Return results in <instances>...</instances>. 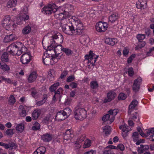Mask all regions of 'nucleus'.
I'll use <instances>...</instances> for the list:
<instances>
[{"label": "nucleus", "instance_id": "1", "mask_svg": "<svg viewBox=\"0 0 154 154\" xmlns=\"http://www.w3.org/2000/svg\"><path fill=\"white\" fill-rule=\"evenodd\" d=\"M51 43L48 46L47 49V51L52 50L55 54H60L61 51H62V43L63 41V36L60 33L57 32L51 37Z\"/></svg>", "mask_w": 154, "mask_h": 154}, {"label": "nucleus", "instance_id": "2", "mask_svg": "<svg viewBox=\"0 0 154 154\" xmlns=\"http://www.w3.org/2000/svg\"><path fill=\"white\" fill-rule=\"evenodd\" d=\"M74 117L76 120L82 121L85 119L87 115L86 108L75 106L74 111Z\"/></svg>", "mask_w": 154, "mask_h": 154}, {"label": "nucleus", "instance_id": "3", "mask_svg": "<svg viewBox=\"0 0 154 154\" xmlns=\"http://www.w3.org/2000/svg\"><path fill=\"white\" fill-rule=\"evenodd\" d=\"M98 57V56L96 55L91 51H90L89 55H85V59L88 60V68H91V66L95 65L94 64Z\"/></svg>", "mask_w": 154, "mask_h": 154}, {"label": "nucleus", "instance_id": "4", "mask_svg": "<svg viewBox=\"0 0 154 154\" xmlns=\"http://www.w3.org/2000/svg\"><path fill=\"white\" fill-rule=\"evenodd\" d=\"M57 7L54 4H49L44 6L41 10L44 14L49 15L52 13H55L57 11Z\"/></svg>", "mask_w": 154, "mask_h": 154}, {"label": "nucleus", "instance_id": "5", "mask_svg": "<svg viewBox=\"0 0 154 154\" xmlns=\"http://www.w3.org/2000/svg\"><path fill=\"white\" fill-rule=\"evenodd\" d=\"M63 31L65 33L70 35H77L75 28L71 24H65L61 25Z\"/></svg>", "mask_w": 154, "mask_h": 154}, {"label": "nucleus", "instance_id": "6", "mask_svg": "<svg viewBox=\"0 0 154 154\" xmlns=\"http://www.w3.org/2000/svg\"><path fill=\"white\" fill-rule=\"evenodd\" d=\"M23 44L20 42H17L16 43H13L9 45L7 48L8 51L12 55H16V52L20 50V45Z\"/></svg>", "mask_w": 154, "mask_h": 154}, {"label": "nucleus", "instance_id": "7", "mask_svg": "<svg viewBox=\"0 0 154 154\" xmlns=\"http://www.w3.org/2000/svg\"><path fill=\"white\" fill-rule=\"evenodd\" d=\"M57 11L55 14L54 17L57 19L62 20L61 22V24H63V21H66V18L68 16L67 15H65L64 12L60 8H57Z\"/></svg>", "mask_w": 154, "mask_h": 154}, {"label": "nucleus", "instance_id": "8", "mask_svg": "<svg viewBox=\"0 0 154 154\" xmlns=\"http://www.w3.org/2000/svg\"><path fill=\"white\" fill-rule=\"evenodd\" d=\"M14 21H12L11 20V17L10 16H7L2 21V24L4 27H10L11 24L12 23L13 27L15 28L17 25L14 23Z\"/></svg>", "mask_w": 154, "mask_h": 154}, {"label": "nucleus", "instance_id": "9", "mask_svg": "<svg viewBox=\"0 0 154 154\" xmlns=\"http://www.w3.org/2000/svg\"><path fill=\"white\" fill-rule=\"evenodd\" d=\"M136 106H129L128 107V114L131 117V119L135 121L136 119H137V122L139 121V119L138 118L139 115L136 112Z\"/></svg>", "mask_w": 154, "mask_h": 154}, {"label": "nucleus", "instance_id": "10", "mask_svg": "<svg viewBox=\"0 0 154 154\" xmlns=\"http://www.w3.org/2000/svg\"><path fill=\"white\" fill-rule=\"evenodd\" d=\"M96 29L97 32H102L107 29L108 25L106 22L100 21L96 24Z\"/></svg>", "mask_w": 154, "mask_h": 154}, {"label": "nucleus", "instance_id": "11", "mask_svg": "<svg viewBox=\"0 0 154 154\" xmlns=\"http://www.w3.org/2000/svg\"><path fill=\"white\" fill-rule=\"evenodd\" d=\"M75 25L76 27L75 29L76 33L77 35H79L82 34V30L83 29V26L82 23L79 19L75 20Z\"/></svg>", "mask_w": 154, "mask_h": 154}, {"label": "nucleus", "instance_id": "12", "mask_svg": "<svg viewBox=\"0 0 154 154\" xmlns=\"http://www.w3.org/2000/svg\"><path fill=\"white\" fill-rule=\"evenodd\" d=\"M64 12L65 15L71 14L74 11V8L73 5L70 4L64 5L62 7L60 8Z\"/></svg>", "mask_w": 154, "mask_h": 154}, {"label": "nucleus", "instance_id": "13", "mask_svg": "<svg viewBox=\"0 0 154 154\" xmlns=\"http://www.w3.org/2000/svg\"><path fill=\"white\" fill-rule=\"evenodd\" d=\"M139 135L138 132H135L132 134V137L133 141L136 142L137 145H139L140 143H144L145 140L143 139H139Z\"/></svg>", "mask_w": 154, "mask_h": 154}, {"label": "nucleus", "instance_id": "14", "mask_svg": "<svg viewBox=\"0 0 154 154\" xmlns=\"http://www.w3.org/2000/svg\"><path fill=\"white\" fill-rule=\"evenodd\" d=\"M31 56L30 54H24L21 57L20 61L24 64L28 63L31 60Z\"/></svg>", "mask_w": 154, "mask_h": 154}, {"label": "nucleus", "instance_id": "15", "mask_svg": "<svg viewBox=\"0 0 154 154\" xmlns=\"http://www.w3.org/2000/svg\"><path fill=\"white\" fill-rule=\"evenodd\" d=\"M142 80V78L139 77L134 81L133 85V89L134 92H136L139 91L140 89V85Z\"/></svg>", "mask_w": 154, "mask_h": 154}, {"label": "nucleus", "instance_id": "16", "mask_svg": "<svg viewBox=\"0 0 154 154\" xmlns=\"http://www.w3.org/2000/svg\"><path fill=\"white\" fill-rule=\"evenodd\" d=\"M43 63L46 65H51V57L49 54L45 53L42 57Z\"/></svg>", "mask_w": 154, "mask_h": 154}, {"label": "nucleus", "instance_id": "17", "mask_svg": "<svg viewBox=\"0 0 154 154\" xmlns=\"http://www.w3.org/2000/svg\"><path fill=\"white\" fill-rule=\"evenodd\" d=\"M147 0H139L136 4L137 8L142 9H144L147 6Z\"/></svg>", "mask_w": 154, "mask_h": 154}, {"label": "nucleus", "instance_id": "18", "mask_svg": "<svg viewBox=\"0 0 154 154\" xmlns=\"http://www.w3.org/2000/svg\"><path fill=\"white\" fill-rule=\"evenodd\" d=\"M73 132L71 129L67 130L64 134V140H70L73 136Z\"/></svg>", "mask_w": 154, "mask_h": 154}, {"label": "nucleus", "instance_id": "19", "mask_svg": "<svg viewBox=\"0 0 154 154\" xmlns=\"http://www.w3.org/2000/svg\"><path fill=\"white\" fill-rule=\"evenodd\" d=\"M116 96V94L115 92L113 91H110L107 94L108 99H105L104 100V103H106L110 102L112 100L114 99Z\"/></svg>", "mask_w": 154, "mask_h": 154}, {"label": "nucleus", "instance_id": "20", "mask_svg": "<svg viewBox=\"0 0 154 154\" xmlns=\"http://www.w3.org/2000/svg\"><path fill=\"white\" fill-rule=\"evenodd\" d=\"M102 120L104 122H107V124H110L114 120L112 115L109 113L103 116Z\"/></svg>", "mask_w": 154, "mask_h": 154}, {"label": "nucleus", "instance_id": "21", "mask_svg": "<svg viewBox=\"0 0 154 154\" xmlns=\"http://www.w3.org/2000/svg\"><path fill=\"white\" fill-rule=\"evenodd\" d=\"M90 84L92 92L93 94L96 93V90L98 89L99 86L97 82L96 81H93L91 82Z\"/></svg>", "mask_w": 154, "mask_h": 154}, {"label": "nucleus", "instance_id": "22", "mask_svg": "<svg viewBox=\"0 0 154 154\" xmlns=\"http://www.w3.org/2000/svg\"><path fill=\"white\" fill-rule=\"evenodd\" d=\"M66 118V116L63 112L62 110L58 112L56 115L55 119L57 121H62L64 120Z\"/></svg>", "mask_w": 154, "mask_h": 154}, {"label": "nucleus", "instance_id": "23", "mask_svg": "<svg viewBox=\"0 0 154 154\" xmlns=\"http://www.w3.org/2000/svg\"><path fill=\"white\" fill-rule=\"evenodd\" d=\"M52 135L49 133H46L42 136V140L45 142H48L52 140Z\"/></svg>", "mask_w": 154, "mask_h": 154}, {"label": "nucleus", "instance_id": "24", "mask_svg": "<svg viewBox=\"0 0 154 154\" xmlns=\"http://www.w3.org/2000/svg\"><path fill=\"white\" fill-rule=\"evenodd\" d=\"M119 128L122 130V135L124 137H125L127 135V133L129 131L128 126L126 124L122 125L119 126Z\"/></svg>", "mask_w": 154, "mask_h": 154}, {"label": "nucleus", "instance_id": "25", "mask_svg": "<svg viewBox=\"0 0 154 154\" xmlns=\"http://www.w3.org/2000/svg\"><path fill=\"white\" fill-rule=\"evenodd\" d=\"M41 113V110L40 109H36L34 110L32 114V118L33 120L37 119Z\"/></svg>", "mask_w": 154, "mask_h": 154}, {"label": "nucleus", "instance_id": "26", "mask_svg": "<svg viewBox=\"0 0 154 154\" xmlns=\"http://www.w3.org/2000/svg\"><path fill=\"white\" fill-rule=\"evenodd\" d=\"M37 77L36 73L33 72H32L29 76L28 78V81L29 82L31 83L34 82Z\"/></svg>", "mask_w": 154, "mask_h": 154}, {"label": "nucleus", "instance_id": "27", "mask_svg": "<svg viewBox=\"0 0 154 154\" xmlns=\"http://www.w3.org/2000/svg\"><path fill=\"white\" fill-rule=\"evenodd\" d=\"M105 42L109 45H114L117 43V40L116 38H108L106 39Z\"/></svg>", "mask_w": 154, "mask_h": 154}, {"label": "nucleus", "instance_id": "28", "mask_svg": "<svg viewBox=\"0 0 154 154\" xmlns=\"http://www.w3.org/2000/svg\"><path fill=\"white\" fill-rule=\"evenodd\" d=\"M1 59L3 62H8L9 61V59L8 58V53L6 52H4L1 57Z\"/></svg>", "mask_w": 154, "mask_h": 154}, {"label": "nucleus", "instance_id": "29", "mask_svg": "<svg viewBox=\"0 0 154 154\" xmlns=\"http://www.w3.org/2000/svg\"><path fill=\"white\" fill-rule=\"evenodd\" d=\"M48 96L47 94H44L42 96V100L36 102V105L38 106L43 105V104L46 102L48 99Z\"/></svg>", "mask_w": 154, "mask_h": 154}, {"label": "nucleus", "instance_id": "30", "mask_svg": "<svg viewBox=\"0 0 154 154\" xmlns=\"http://www.w3.org/2000/svg\"><path fill=\"white\" fill-rule=\"evenodd\" d=\"M119 18V16L117 14H113L109 17V21L114 23Z\"/></svg>", "mask_w": 154, "mask_h": 154}, {"label": "nucleus", "instance_id": "31", "mask_svg": "<svg viewBox=\"0 0 154 154\" xmlns=\"http://www.w3.org/2000/svg\"><path fill=\"white\" fill-rule=\"evenodd\" d=\"M23 11L25 12L24 14L22 15L21 18L22 20L25 21L28 20L29 18V16L28 15L26 14L28 11L27 8V7H24L23 9Z\"/></svg>", "mask_w": 154, "mask_h": 154}, {"label": "nucleus", "instance_id": "32", "mask_svg": "<svg viewBox=\"0 0 154 154\" xmlns=\"http://www.w3.org/2000/svg\"><path fill=\"white\" fill-rule=\"evenodd\" d=\"M14 39V36L12 34L6 35L4 39V41L5 43H8L10 42Z\"/></svg>", "mask_w": 154, "mask_h": 154}, {"label": "nucleus", "instance_id": "33", "mask_svg": "<svg viewBox=\"0 0 154 154\" xmlns=\"http://www.w3.org/2000/svg\"><path fill=\"white\" fill-rule=\"evenodd\" d=\"M103 132L106 135H107L111 132V128L109 125H106L103 128Z\"/></svg>", "mask_w": 154, "mask_h": 154}, {"label": "nucleus", "instance_id": "34", "mask_svg": "<svg viewBox=\"0 0 154 154\" xmlns=\"http://www.w3.org/2000/svg\"><path fill=\"white\" fill-rule=\"evenodd\" d=\"M17 4V0H9L7 3V6L8 8H12L15 6Z\"/></svg>", "mask_w": 154, "mask_h": 154}, {"label": "nucleus", "instance_id": "35", "mask_svg": "<svg viewBox=\"0 0 154 154\" xmlns=\"http://www.w3.org/2000/svg\"><path fill=\"white\" fill-rule=\"evenodd\" d=\"M31 28L29 26H25L23 29L22 32L23 34L26 35L29 33L31 32Z\"/></svg>", "mask_w": 154, "mask_h": 154}, {"label": "nucleus", "instance_id": "36", "mask_svg": "<svg viewBox=\"0 0 154 154\" xmlns=\"http://www.w3.org/2000/svg\"><path fill=\"white\" fill-rule=\"evenodd\" d=\"M59 84V83L57 82L52 85L49 88L50 91L51 92L55 91Z\"/></svg>", "mask_w": 154, "mask_h": 154}, {"label": "nucleus", "instance_id": "37", "mask_svg": "<svg viewBox=\"0 0 154 154\" xmlns=\"http://www.w3.org/2000/svg\"><path fill=\"white\" fill-rule=\"evenodd\" d=\"M62 111L66 117L71 114L72 112V110L69 107H67Z\"/></svg>", "mask_w": 154, "mask_h": 154}, {"label": "nucleus", "instance_id": "38", "mask_svg": "<svg viewBox=\"0 0 154 154\" xmlns=\"http://www.w3.org/2000/svg\"><path fill=\"white\" fill-rule=\"evenodd\" d=\"M16 102V99L14 96L13 95H11L10 96L9 99V103L10 105H13Z\"/></svg>", "mask_w": 154, "mask_h": 154}, {"label": "nucleus", "instance_id": "39", "mask_svg": "<svg viewBox=\"0 0 154 154\" xmlns=\"http://www.w3.org/2000/svg\"><path fill=\"white\" fill-rule=\"evenodd\" d=\"M62 51L65 53L67 56L71 55L72 54V51L68 48H62Z\"/></svg>", "mask_w": 154, "mask_h": 154}, {"label": "nucleus", "instance_id": "40", "mask_svg": "<svg viewBox=\"0 0 154 154\" xmlns=\"http://www.w3.org/2000/svg\"><path fill=\"white\" fill-rule=\"evenodd\" d=\"M0 79L2 81H4L7 84H11L12 81L11 79L9 78H6L3 76H0Z\"/></svg>", "mask_w": 154, "mask_h": 154}, {"label": "nucleus", "instance_id": "41", "mask_svg": "<svg viewBox=\"0 0 154 154\" xmlns=\"http://www.w3.org/2000/svg\"><path fill=\"white\" fill-rule=\"evenodd\" d=\"M85 137L86 136L85 134H83L81 136H79L78 138L76 143L79 144L82 143L85 139Z\"/></svg>", "mask_w": 154, "mask_h": 154}, {"label": "nucleus", "instance_id": "42", "mask_svg": "<svg viewBox=\"0 0 154 154\" xmlns=\"http://www.w3.org/2000/svg\"><path fill=\"white\" fill-rule=\"evenodd\" d=\"M16 129L17 131L20 132H22L24 130V125L22 123L18 124L16 127Z\"/></svg>", "mask_w": 154, "mask_h": 154}, {"label": "nucleus", "instance_id": "43", "mask_svg": "<svg viewBox=\"0 0 154 154\" xmlns=\"http://www.w3.org/2000/svg\"><path fill=\"white\" fill-rule=\"evenodd\" d=\"M20 47H21L20 48H21V50H18V51H17L16 53V54H17L18 56H19L20 55L21 51L23 52V51H27V48L25 47L23 45L22 46L20 45Z\"/></svg>", "mask_w": 154, "mask_h": 154}, {"label": "nucleus", "instance_id": "44", "mask_svg": "<svg viewBox=\"0 0 154 154\" xmlns=\"http://www.w3.org/2000/svg\"><path fill=\"white\" fill-rule=\"evenodd\" d=\"M40 124L37 122H35L33 124L32 129L33 130L36 131L38 130L40 128Z\"/></svg>", "mask_w": 154, "mask_h": 154}, {"label": "nucleus", "instance_id": "45", "mask_svg": "<svg viewBox=\"0 0 154 154\" xmlns=\"http://www.w3.org/2000/svg\"><path fill=\"white\" fill-rule=\"evenodd\" d=\"M145 44L146 43L145 42L143 41H139V42L138 43V46L135 48V50H136L139 48H141L144 47L145 45Z\"/></svg>", "mask_w": 154, "mask_h": 154}, {"label": "nucleus", "instance_id": "46", "mask_svg": "<svg viewBox=\"0 0 154 154\" xmlns=\"http://www.w3.org/2000/svg\"><path fill=\"white\" fill-rule=\"evenodd\" d=\"M91 141L88 139H87L84 142L83 148H86L89 147L91 146Z\"/></svg>", "mask_w": 154, "mask_h": 154}, {"label": "nucleus", "instance_id": "47", "mask_svg": "<svg viewBox=\"0 0 154 154\" xmlns=\"http://www.w3.org/2000/svg\"><path fill=\"white\" fill-rule=\"evenodd\" d=\"M140 146V149L141 151V153H143L144 152L146 151L149 148V146L148 145H141Z\"/></svg>", "mask_w": 154, "mask_h": 154}, {"label": "nucleus", "instance_id": "48", "mask_svg": "<svg viewBox=\"0 0 154 154\" xmlns=\"http://www.w3.org/2000/svg\"><path fill=\"white\" fill-rule=\"evenodd\" d=\"M127 97V96L124 93H121L118 96V99L119 100H124Z\"/></svg>", "mask_w": 154, "mask_h": 154}, {"label": "nucleus", "instance_id": "49", "mask_svg": "<svg viewBox=\"0 0 154 154\" xmlns=\"http://www.w3.org/2000/svg\"><path fill=\"white\" fill-rule=\"evenodd\" d=\"M51 65H52L54 63H57L58 60H57V58H56V57H55L54 54H51Z\"/></svg>", "mask_w": 154, "mask_h": 154}, {"label": "nucleus", "instance_id": "50", "mask_svg": "<svg viewBox=\"0 0 154 154\" xmlns=\"http://www.w3.org/2000/svg\"><path fill=\"white\" fill-rule=\"evenodd\" d=\"M118 112V111L116 109H114V110H110L108 112V113L111 114V115H112L114 119L115 116Z\"/></svg>", "mask_w": 154, "mask_h": 154}, {"label": "nucleus", "instance_id": "51", "mask_svg": "<svg viewBox=\"0 0 154 154\" xmlns=\"http://www.w3.org/2000/svg\"><path fill=\"white\" fill-rule=\"evenodd\" d=\"M128 75L130 76H132L133 75L134 72L132 67H130L128 68Z\"/></svg>", "mask_w": 154, "mask_h": 154}, {"label": "nucleus", "instance_id": "52", "mask_svg": "<svg viewBox=\"0 0 154 154\" xmlns=\"http://www.w3.org/2000/svg\"><path fill=\"white\" fill-rule=\"evenodd\" d=\"M137 38L139 41H142L145 38V35L143 34H138L137 35Z\"/></svg>", "mask_w": 154, "mask_h": 154}, {"label": "nucleus", "instance_id": "53", "mask_svg": "<svg viewBox=\"0 0 154 154\" xmlns=\"http://www.w3.org/2000/svg\"><path fill=\"white\" fill-rule=\"evenodd\" d=\"M1 69L3 70L4 71L8 72L10 69L9 67L6 64H4L2 68Z\"/></svg>", "mask_w": 154, "mask_h": 154}, {"label": "nucleus", "instance_id": "54", "mask_svg": "<svg viewBox=\"0 0 154 154\" xmlns=\"http://www.w3.org/2000/svg\"><path fill=\"white\" fill-rule=\"evenodd\" d=\"M116 149L123 151L125 149L124 146L122 144H120L117 146V147H116Z\"/></svg>", "mask_w": 154, "mask_h": 154}, {"label": "nucleus", "instance_id": "55", "mask_svg": "<svg viewBox=\"0 0 154 154\" xmlns=\"http://www.w3.org/2000/svg\"><path fill=\"white\" fill-rule=\"evenodd\" d=\"M75 78L73 75H70L66 79V82H70L73 81L74 80Z\"/></svg>", "mask_w": 154, "mask_h": 154}, {"label": "nucleus", "instance_id": "56", "mask_svg": "<svg viewBox=\"0 0 154 154\" xmlns=\"http://www.w3.org/2000/svg\"><path fill=\"white\" fill-rule=\"evenodd\" d=\"M135 54L131 55L128 59L127 62L128 63H130L131 62L132 60L135 57Z\"/></svg>", "mask_w": 154, "mask_h": 154}, {"label": "nucleus", "instance_id": "57", "mask_svg": "<svg viewBox=\"0 0 154 154\" xmlns=\"http://www.w3.org/2000/svg\"><path fill=\"white\" fill-rule=\"evenodd\" d=\"M6 133L8 135H11L14 134L13 129H8L6 131Z\"/></svg>", "mask_w": 154, "mask_h": 154}, {"label": "nucleus", "instance_id": "58", "mask_svg": "<svg viewBox=\"0 0 154 154\" xmlns=\"http://www.w3.org/2000/svg\"><path fill=\"white\" fill-rule=\"evenodd\" d=\"M103 154H114L113 152L110 149L105 150L103 152Z\"/></svg>", "mask_w": 154, "mask_h": 154}, {"label": "nucleus", "instance_id": "59", "mask_svg": "<svg viewBox=\"0 0 154 154\" xmlns=\"http://www.w3.org/2000/svg\"><path fill=\"white\" fill-rule=\"evenodd\" d=\"M138 103V102L137 100H134L131 102L129 106H137Z\"/></svg>", "mask_w": 154, "mask_h": 154}, {"label": "nucleus", "instance_id": "60", "mask_svg": "<svg viewBox=\"0 0 154 154\" xmlns=\"http://www.w3.org/2000/svg\"><path fill=\"white\" fill-rule=\"evenodd\" d=\"M22 112L20 113V115L24 117L26 115V111L25 108H23L22 109Z\"/></svg>", "mask_w": 154, "mask_h": 154}, {"label": "nucleus", "instance_id": "61", "mask_svg": "<svg viewBox=\"0 0 154 154\" xmlns=\"http://www.w3.org/2000/svg\"><path fill=\"white\" fill-rule=\"evenodd\" d=\"M68 73L67 71L66 70H64L63 72L60 75V78L63 79L65 78Z\"/></svg>", "mask_w": 154, "mask_h": 154}, {"label": "nucleus", "instance_id": "62", "mask_svg": "<svg viewBox=\"0 0 154 154\" xmlns=\"http://www.w3.org/2000/svg\"><path fill=\"white\" fill-rule=\"evenodd\" d=\"M10 148L11 149H16L17 147V146L16 145L15 143H10Z\"/></svg>", "mask_w": 154, "mask_h": 154}, {"label": "nucleus", "instance_id": "63", "mask_svg": "<svg viewBox=\"0 0 154 154\" xmlns=\"http://www.w3.org/2000/svg\"><path fill=\"white\" fill-rule=\"evenodd\" d=\"M63 90L62 88H59L56 91H55V94L56 95L57 94H60V93L63 92Z\"/></svg>", "mask_w": 154, "mask_h": 154}, {"label": "nucleus", "instance_id": "64", "mask_svg": "<svg viewBox=\"0 0 154 154\" xmlns=\"http://www.w3.org/2000/svg\"><path fill=\"white\" fill-rule=\"evenodd\" d=\"M69 85L72 88H75L77 87V84L76 83L72 82Z\"/></svg>", "mask_w": 154, "mask_h": 154}]
</instances>
